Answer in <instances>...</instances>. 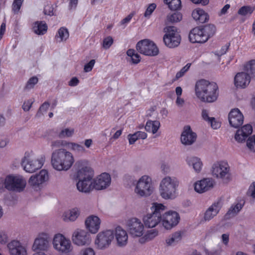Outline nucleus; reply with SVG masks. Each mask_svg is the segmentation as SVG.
<instances>
[{
  "label": "nucleus",
  "instance_id": "obj_30",
  "mask_svg": "<svg viewBox=\"0 0 255 255\" xmlns=\"http://www.w3.org/2000/svg\"><path fill=\"white\" fill-rule=\"evenodd\" d=\"M163 31L165 33L163 38H168V37H172L181 40V36L178 32L177 28L174 26H166L163 29Z\"/></svg>",
  "mask_w": 255,
  "mask_h": 255
},
{
  "label": "nucleus",
  "instance_id": "obj_36",
  "mask_svg": "<svg viewBox=\"0 0 255 255\" xmlns=\"http://www.w3.org/2000/svg\"><path fill=\"white\" fill-rule=\"evenodd\" d=\"M182 19V15L179 12H174L169 13L165 20V24L174 23L179 22Z\"/></svg>",
  "mask_w": 255,
  "mask_h": 255
},
{
  "label": "nucleus",
  "instance_id": "obj_62",
  "mask_svg": "<svg viewBox=\"0 0 255 255\" xmlns=\"http://www.w3.org/2000/svg\"><path fill=\"white\" fill-rule=\"evenodd\" d=\"M82 255H95L94 250L91 248H87L82 251Z\"/></svg>",
  "mask_w": 255,
  "mask_h": 255
},
{
  "label": "nucleus",
  "instance_id": "obj_51",
  "mask_svg": "<svg viewBox=\"0 0 255 255\" xmlns=\"http://www.w3.org/2000/svg\"><path fill=\"white\" fill-rule=\"evenodd\" d=\"M248 147L253 151H255V135L249 137L247 141Z\"/></svg>",
  "mask_w": 255,
  "mask_h": 255
},
{
  "label": "nucleus",
  "instance_id": "obj_54",
  "mask_svg": "<svg viewBox=\"0 0 255 255\" xmlns=\"http://www.w3.org/2000/svg\"><path fill=\"white\" fill-rule=\"evenodd\" d=\"M95 64V60L94 59L91 60L90 62L85 65L84 70L86 72L91 71Z\"/></svg>",
  "mask_w": 255,
  "mask_h": 255
},
{
  "label": "nucleus",
  "instance_id": "obj_4",
  "mask_svg": "<svg viewBox=\"0 0 255 255\" xmlns=\"http://www.w3.org/2000/svg\"><path fill=\"white\" fill-rule=\"evenodd\" d=\"M216 32V27L213 24H208L204 27L193 28L189 34V38L192 43H203L206 42Z\"/></svg>",
  "mask_w": 255,
  "mask_h": 255
},
{
  "label": "nucleus",
  "instance_id": "obj_28",
  "mask_svg": "<svg viewBox=\"0 0 255 255\" xmlns=\"http://www.w3.org/2000/svg\"><path fill=\"white\" fill-rule=\"evenodd\" d=\"M115 236L117 240L118 244L120 246H123L127 244L128 236L127 232L118 226L115 231Z\"/></svg>",
  "mask_w": 255,
  "mask_h": 255
},
{
  "label": "nucleus",
  "instance_id": "obj_17",
  "mask_svg": "<svg viewBox=\"0 0 255 255\" xmlns=\"http://www.w3.org/2000/svg\"><path fill=\"white\" fill-rule=\"evenodd\" d=\"M111 183V178L109 174L103 173L93 180V188L97 190L106 189Z\"/></svg>",
  "mask_w": 255,
  "mask_h": 255
},
{
  "label": "nucleus",
  "instance_id": "obj_14",
  "mask_svg": "<svg viewBox=\"0 0 255 255\" xmlns=\"http://www.w3.org/2000/svg\"><path fill=\"white\" fill-rule=\"evenodd\" d=\"M180 220L179 214L175 211H165L162 214V223L163 226L167 230L171 229L178 224Z\"/></svg>",
  "mask_w": 255,
  "mask_h": 255
},
{
  "label": "nucleus",
  "instance_id": "obj_13",
  "mask_svg": "<svg viewBox=\"0 0 255 255\" xmlns=\"http://www.w3.org/2000/svg\"><path fill=\"white\" fill-rule=\"evenodd\" d=\"M53 245L56 250L62 253H68L71 250L70 241L60 234L55 235L53 240Z\"/></svg>",
  "mask_w": 255,
  "mask_h": 255
},
{
  "label": "nucleus",
  "instance_id": "obj_39",
  "mask_svg": "<svg viewBox=\"0 0 255 255\" xmlns=\"http://www.w3.org/2000/svg\"><path fill=\"white\" fill-rule=\"evenodd\" d=\"M69 36V34L68 29L64 27H62L59 29L58 32L55 36V38H59V42H61L66 40Z\"/></svg>",
  "mask_w": 255,
  "mask_h": 255
},
{
  "label": "nucleus",
  "instance_id": "obj_46",
  "mask_svg": "<svg viewBox=\"0 0 255 255\" xmlns=\"http://www.w3.org/2000/svg\"><path fill=\"white\" fill-rule=\"evenodd\" d=\"M38 81V79L36 76L31 77L27 82L24 87L25 90H29L34 87Z\"/></svg>",
  "mask_w": 255,
  "mask_h": 255
},
{
  "label": "nucleus",
  "instance_id": "obj_8",
  "mask_svg": "<svg viewBox=\"0 0 255 255\" xmlns=\"http://www.w3.org/2000/svg\"><path fill=\"white\" fill-rule=\"evenodd\" d=\"M151 178L146 175L142 176L138 181L135 188V192L140 197L150 196L153 192Z\"/></svg>",
  "mask_w": 255,
  "mask_h": 255
},
{
  "label": "nucleus",
  "instance_id": "obj_57",
  "mask_svg": "<svg viewBox=\"0 0 255 255\" xmlns=\"http://www.w3.org/2000/svg\"><path fill=\"white\" fill-rule=\"evenodd\" d=\"M248 194L252 198H255V182H254L250 185Z\"/></svg>",
  "mask_w": 255,
  "mask_h": 255
},
{
  "label": "nucleus",
  "instance_id": "obj_25",
  "mask_svg": "<svg viewBox=\"0 0 255 255\" xmlns=\"http://www.w3.org/2000/svg\"><path fill=\"white\" fill-rule=\"evenodd\" d=\"M253 132V128L251 125L247 124L238 129L235 135V139L239 142L245 141L247 138Z\"/></svg>",
  "mask_w": 255,
  "mask_h": 255
},
{
  "label": "nucleus",
  "instance_id": "obj_60",
  "mask_svg": "<svg viewBox=\"0 0 255 255\" xmlns=\"http://www.w3.org/2000/svg\"><path fill=\"white\" fill-rule=\"evenodd\" d=\"M157 235V230L156 229H152L148 231L147 236L149 239H152L155 237H156Z\"/></svg>",
  "mask_w": 255,
  "mask_h": 255
},
{
  "label": "nucleus",
  "instance_id": "obj_3",
  "mask_svg": "<svg viewBox=\"0 0 255 255\" xmlns=\"http://www.w3.org/2000/svg\"><path fill=\"white\" fill-rule=\"evenodd\" d=\"M93 171L88 166L79 169L76 174L78 180L76 184L77 189L82 192L88 193L93 189Z\"/></svg>",
  "mask_w": 255,
  "mask_h": 255
},
{
  "label": "nucleus",
  "instance_id": "obj_34",
  "mask_svg": "<svg viewBox=\"0 0 255 255\" xmlns=\"http://www.w3.org/2000/svg\"><path fill=\"white\" fill-rule=\"evenodd\" d=\"M80 214L79 210L78 208H75L65 212L63 216V220L66 221H74L79 216Z\"/></svg>",
  "mask_w": 255,
  "mask_h": 255
},
{
  "label": "nucleus",
  "instance_id": "obj_59",
  "mask_svg": "<svg viewBox=\"0 0 255 255\" xmlns=\"http://www.w3.org/2000/svg\"><path fill=\"white\" fill-rule=\"evenodd\" d=\"M128 139L130 144H132L138 139L136 135V132L131 134L128 135Z\"/></svg>",
  "mask_w": 255,
  "mask_h": 255
},
{
  "label": "nucleus",
  "instance_id": "obj_52",
  "mask_svg": "<svg viewBox=\"0 0 255 255\" xmlns=\"http://www.w3.org/2000/svg\"><path fill=\"white\" fill-rule=\"evenodd\" d=\"M191 64L187 63L184 67H183L179 72L176 74V78L177 79L182 77L185 73L189 69Z\"/></svg>",
  "mask_w": 255,
  "mask_h": 255
},
{
  "label": "nucleus",
  "instance_id": "obj_10",
  "mask_svg": "<svg viewBox=\"0 0 255 255\" xmlns=\"http://www.w3.org/2000/svg\"><path fill=\"white\" fill-rule=\"evenodd\" d=\"M212 174L217 178L222 179L227 182L230 179V166L224 161L214 163L212 166Z\"/></svg>",
  "mask_w": 255,
  "mask_h": 255
},
{
  "label": "nucleus",
  "instance_id": "obj_21",
  "mask_svg": "<svg viewBox=\"0 0 255 255\" xmlns=\"http://www.w3.org/2000/svg\"><path fill=\"white\" fill-rule=\"evenodd\" d=\"M49 237L47 234L42 233L35 240L32 248L33 250L44 251L48 246Z\"/></svg>",
  "mask_w": 255,
  "mask_h": 255
},
{
  "label": "nucleus",
  "instance_id": "obj_42",
  "mask_svg": "<svg viewBox=\"0 0 255 255\" xmlns=\"http://www.w3.org/2000/svg\"><path fill=\"white\" fill-rule=\"evenodd\" d=\"M245 70L251 77H255V60L250 61L245 66Z\"/></svg>",
  "mask_w": 255,
  "mask_h": 255
},
{
  "label": "nucleus",
  "instance_id": "obj_63",
  "mask_svg": "<svg viewBox=\"0 0 255 255\" xmlns=\"http://www.w3.org/2000/svg\"><path fill=\"white\" fill-rule=\"evenodd\" d=\"M45 14L52 16L54 15L53 8L51 6H47L44 10Z\"/></svg>",
  "mask_w": 255,
  "mask_h": 255
},
{
  "label": "nucleus",
  "instance_id": "obj_26",
  "mask_svg": "<svg viewBox=\"0 0 255 255\" xmlns=\"http://www.w3.org/2000/svg\"><path fill=\"white\" fill-rule=\"evenodd\" d=\"M222 208L221 202L219 200L215 202L210 206L204 214V219L209 221L216 216Z\"/></svg>",
  "mask_w": 255,
  "mask_h": 255
},
{
  "label": "nucleus",
  "instance_id": "obj_11",
  "mask_svg": "<svg viewBox=\"0 0 255 255\" xmlns=\"http://www.w3.org/2000/svg\"><path fill=\"white\" fill-rule=\"evenodd\" d=\"M136 48L139 53L147 56H156L159 52L155 44L148 39L138 41L136 44Z\"/></svg>",
  "mask_w": 255,
  "mask_h": 255
},
{
  "label": "nucleus",
  "instance_id": "obj_35",
  "mask_svg": "<svg viewBox=\"0 0 255 255\" xmlns=\"http://www.w3.org/2000/svg\"><path fill=\"white\" fill-rule=\"evenodd\" d=\"M67 147L78 155H82L86 152L84 146L78 143L68 142Z\"/></svg>",
  "mask_w": 255,
  "mask_h": 255
},
{
  "label": "nucleus",
  "instance_id": "obj_61",
  "mask_svg": "<svg viewBox=\"0 0 255 255\" xmlns=\"http://www.w3.org/2000/svg\"><path fill=\"white\" fill-rule=\"evenodd\" d=\"M78 0H69V9H75L78 4Z\"/></svg>",
  "mask_w": 255,
  "mask_h": 255
},
{
  "label": "nucleus",
  "instance_id": "obj_22",
  "mask_svg": "<svg viewBox=\"0 0 255 255\" xmlns=\"http://www.w3.org/2000/svg\"><path fill=\"white\" fill-rule=\"evenodd\" d=\"M213 184L214 181L212 179L204 178L194 184V189L197 192L202 193L212 188Z\"/></svg>",
  "mask_w": 255,
  "mask_h": 255
},
{
  "label": "nucleus",
  "instance_id": "obj_20",
  "mask_svg": "<svg viewBox=\"0 0 255 255\" xmlns=\"http://www.w3.org/2000/svg\"><path fill=\"white\" fill-rule=\"evenodd\" d=\"M48 179L47 170H42L38 174L32 175L28 180V183L33 187H38Z\"/></svg>",
  "mask_w": 255,
  "mask_h": 255
},
{
  "label": "nucleus",
  "instance_id": "obj_49",
  "mask_svg": "<svg viewBox=\"0 0 255 255\" xmlns=\"http://www.w3.org/2000/svg\"><path fill=\"white\" fill-rule=\"evenodd\" d=\"M68 143V142L65 140H56L52 141L51 146L52 148L67 146Z\"/></svg>",
  "mask_w": 255,
  "mask_h": 255
},
{
  "label": "nucleus",
  "instance_id": "obj_32",
  "mask_svg": "<svg viewBox=\"0 0 255 255\" xmlns=\"http://www.w3.org/2000/svg\"><path fill=\"white\" fill-rule=\"evenodd\" d=\"M244 202H240L232 205L225 214V218L228 220L236 216L244 207Z\"/></svg>",
  "mask_w": 255,
  "mask_h": 255
},
{
  "label": "nucleus",
  "instance_id": "obj_27",
  "mask_svg": "<svg viewBox=\"0 0 255 255\" xmlns=\"http://www.w3.org/2000/svg\"><path fill=\"white\" fill-rule=\"evenodd\" d=\"M251 76L245 72L237 74L234 78L235 85L237 87L244 88L250 83Z\"/></svg>",
  "mask_w": 255,
  "mask_h": 255
},
{
  "label": "nucleus",
  "instance_id": "obj_5",
  "mask_svg": "<svg viewBox=\"0 0 255 255\" xmlns=\"http://www.w3.org/2000/svg\"><path fill=\"white\" fill-rule=\"evenodd\" d=\"M178 180L174 177L166 176L162 179L159 187L161 196L165 199H173L176 196Z\"/></svg>",
  "mask_w": 255,
  "mask_h": 255
},
{
  "label": "nucleus",
  "instance_id": "obj_23",
  "mask_svg": "<svg viewBox=\"0 0 255 255\" xmlns=\"http://www.w3.org/2000/svg\"><path fill=\"white\" fill-rule=\"evenodd\" d=\"M101 220L100 218L94 215L88 217L85 221V225L89 231L92 234L96 233L100 228Z\"/></svg>",
  "mask_w": 255,
  "mask_h": 255
},
{
  "label": "nucleus",
  "instance_id": "obj_55",
  "mask_svg": "<svg viewBox=\"0 0 255 255\" xmlns=\"http://www.w3.org/2000/svg\"><path fill=\"white\" fill-rule=\"evenodd\" d=\"M208 123L211 125V127L213 129H216L221 127V123L216 121L214 118H211V119Z\"/></svg>",
  "mask_w": 255,
  "mask_h": 255
},
{
  "label": "nucleus",
  "instance_id": "obj_16",
  "mask_svg": "<svg viewBox=\"0 0 255 255\" xmlns=\"http://www.w3.org/2000/svg\"><path fill=\"white\" fill-rule=\"evenodd\" d=\"M228 119L231 126L237 128L243 125L244 117L239 109L235 108L230 112Z\"/></svg>",
  "mask_w": 255,
  "mask_h": 255
},
{
  "label": "nucleus",
  "instance_id": "obj_33",
  "mask_svg": "<svg viewBox=\"0 0 255 255\" xmlns=\"http://www.w3.org/2000/svg\"><path fill=\"white\" fill-rule=\"evenodd\" d=\"M48 26L43 21H37L33 23V31L37 35H44L47 31Z\"/></svg>",
  "mask_w": 255,
  "mask_h": 255
},
{
  "label": "nucleus",
  "instance_id": "obj_56",
  "mask_svg": "<svg viewBox=\"0 0 255 255\" xmlns=\"http://www.w3.org/2000/svg\"><path fill=\"white\" fill-rule=\"evenodd\" d=\"M33 103V101L32 100H28L27 101H25L22 105L23 110L25 111H28L31 106Z\"/></svg>",
  "mask_w": 255,
  "mask_h": 255
},
{
  "label": "nucleus",
  "instance_id": "obj_41",
  "mask_svg": "<svg viewBox=\"0 0 255 255\" xmlns=\"http://www.w3.org/2000/svg\"><path fill=\"white\" fill-rule=\"evenodd\" d=\"M164 2L168 4V7L173 10L179 9L181 6L180 0H164Z\"/></svg>",
  "mask_w": 255,
  "mask_h": 255
},
{
  "label": "nucleus",
  "instance_id": "obj_50",
  "mask_svg": "<svg viewBox=\"0 0 255 255\" xmlns=\"http://www.w3.org/2000/svg\"><path fill=\"white\" fill-rule=\"evenodd\" d=\"M24 0H14L12 7L14 13H17L21 7Z\"/></svg>",
  "mask_w": 255,
  "mask_h": 255
},
{
  "label": "nucleus",
  "instance_id": "obj_43",
  "mask_svg": "<svg viewBox=\"0 0 255 255\" xmlns=\"http://www.w3.org/2000/svg\"><path fill=\"white\" fill-rule=\"evenodd\" d=\"M127 54L128 56L131 57V61L134 64H137L140 61V56L137 53H135L134 50L129 49L127 51Z\"/></svg>",
  "mask_w": 255,
  "mask_h": 255
},
{
  "label": "nucleus",
  "instance_id": "obj_40",
  "mask_svg": "<svg viewBox=\"0 0 255 255\" xmlns=\"http://www.w3.org/2000/svg\"><path fill=\"white\" fill-rule=\"evenodd\" d=\"M163 42L165 45L170 48H173L177 47L180 43L181 40L173 39L172 37H168V38H163Z\"/></svg>",
  "mask_w": 255,
  "mask_h": 255
},
{
  "label": "nucleus",
  "instance_id": "obj_9",
  "mask_svg": "<svg viewBox=\"0 0 255 255\" xmlns=\"http://www.w3.org/2000/svg\"><path fill=\"white\" fill-rule=\"evenodd\" d=\"M44 155L38 159H32L30 155H25L21 161V165L27 172L32 173L41 168L45 161Z\"/></svg>",
  "mask_w": 255,
  "mask_h": 255
},
{
  "label": "nucleus",
  "instance_id": "obj_31",
  "mask_svg": "<svg viewBox=\"0 0 255 255\" xmlns=\"http://www.w3.org/2000/svg\"><path fill=\"white\" fill-rule=\"evenodd\" d=\"M186 162L189 166H192L194 171L199 173L201 171L203 164L200 158L195 156L187 157Z\"/></svg>",
  "mask_w": 255,
  "mask_h": 255
},
{
  "label": "nucleus",
  "instance_id": "obj_19",
  "mask_svg": "<svg viewBox=\"0 0 255 255\" xmlns=\"http://www.w3.org/2000/svg\"><path fill=\"white\" fill-rule=\"evenodd\" d=\"M197 139V134L193 132L190 126H185L181 135V141L185 145H190Z\"/></svg>",
  "mask_w": 255,
  "mask_h": 255
},
{
  "label": "nucleus",
  "instance_id": "obj_18",
  "mask_svg": "<svg viewBox=\"0 0 255 255\" xmlns=\"http://www.w3.org/2000/svg\"><path fill=\"white\" fill-rule=\"evenodd\" d=\"M129 232L133 237H140L143 234L144 226L137 218L130 219L128 224Z\"/></svg>",
  "mask_w": 255,
  "mask_h": 255
},
{
  "label": "nucleus",
  "instance_id": "obj_29",
  "mask_svg": "<svg viewBox=\"0 0 255 255\" xmlns=\"http://www.w3.org/2000/svg\"><path fill=\"white\" fill-rule=\"evenodd\" d=\"M194 19L199 23H203L209 20V15L204 10L200 8L194 10L192 13Z\"/></svg>",
  "mask_w": 255,
  "mask_h": 255
},
{
  "label": "nucleus",
  "instance_id": "obj_38",
  "mask_svg": "<svg viewBox=\"0 0 255 255\" xmlns=\"http://www.w3.org/2000/svg\"><path fill=\"white\" fill-rule=\"evenodd\" d=\"M181 235L180 232H175L171 237L166 240V243L169 246H174L181 240Z\"/></svg>",
  "mask_w": 255,
  "mask_h": 255
},
{
  "label": "nucleus",
  "instance_id": "obj_7",
  "mask_svg": "<svg viewBox=\"0 0 255 255\" xmlns=\"http://www.w3.org/2000/svg\"><path fill=\"white\" fill-rule=\"evenodd\" d=\"M26 181L20 175H9L4 180V187L9 191L20 192L26 185Z\"/></svg>",
  "mask_w": 255,
  "mask_h": 255
},
{
  "label": "nucleus",
  "instance_id": "obj_37",
  "mask_svg": "<svg viewBox=\"0 0 255 255\" xmlns=\"http://www.w3.org/2000/svg\"><path fill=\"white\" fill-rule=\"evenodd\" d=\"M160 125V123L158 121L148 120L146 123L145 129L147 132H151L154 134L158 130Z\"/></svg>",
  "mask_w": 255,
  "mask_h": 255
},
{
  "label": "nucleus",
  "instance_id": "obj_15",
  "mask_svg": "<svg viewBox=\"0 0 255 255\" xmlns=\"http://www.w3.org/2000/svg\"><path fill=\"white\" fill-rule=\"evenodd\" d=\"M72 241L79 246L88 245L91 241L90 234L86 230L77 229L73 234Z\"/></svg>",
  "mask_w": 255,
  "mask_h": 255
},
{
  "label": "nucleus",
  "instance_id": "obj_24",
  "mask_svg": "<svg viewBox=\"0 0 255 255\" xmlns=\"http://www.w3.org/2000/svg\"><path fill=\"white\" fill-rule=\"evenodd\" d=\"M10 255H26L25 248L17 241H12L7 245Z\"/></svg>",
  "mask_w": 255,
  "mask_h": 255
},
{
  "label": "nucleus",
  "instance_id": "obj_64",
  "mask_svg": "<svg viewBox=\"0 0 255 255\" xmlns=\"http://www.w3.org/2000/svg\"><path fill=\"white\" fill-rule=\"evenodd\" d=\"M79 83V81L76 77H73L69 82V85L74 87L77 86Z\"/></svg>",
  "mask_w": 255,
  "mask_h": 255
},
{
  "label": "nucleus",
  "instance_id": "obj_48",
  "mask_svg": "<svg viewBox=\"0 0 255 255\" xmlns=\"http://www.w3.org/2000/svg\"><path fill=\"white\" fill-rule=\"evenodd\" d=\"M156 7V5L154 3L148 5L144 13V17L149 18Z\"/></svg>",
  "mask_w": 255,
  "mask_h": 255
},
{
  "label": "nucleus",
  "instance_id": "obj_47",
  "mask_svg": "<svg viewBox=\"0 0 255 255\" xmlns=\"http://www.w3.org/2000/svg\"><path fill=\"white\" fill-rule=\"evenodd\" d=\"M50 104L48 102H45L41 105L36 114V117H40L43 115V112H46L49 107Z\"/></svg>",
  "mask_w": 255,
  "mask_h": 255
},
{
  "label": "nucleus",
  "instance_id": "obj_53",
  "mask_svg": "<svg viewBox=\"0 0 255 255\" xmlns=\"http://www.w3.org/2000/svg\"><path fill=\"white\" fill-rule=\"evenodd\" d=\"M113 43V39L111 36H108L104 39L103 46L105 49H108Z\"/></svg>",
  "mask_w": 255,
  "mask_h": 255
},
{
  "label": "nucleus",
  "instance_id": "obj_1",
  "mask_svg": "<svg viewBox=\"0 0 255 255\" xmlns=\"http://www.w3.org/2000/svg\"><path fill=\"white\" fill-rule=\"evenodd\" d=\"M195 93L201 101L212 103L217 100L219 96L218 86L214 82L201 79L196 83Z\"/></svg>",
  "mask_w": 255,
  "mask_h": 255
},
{
  "label": "nucleus",
  "instance_id": "obj_58",
  "mask_svg": "<svg viewBox=\"0 0 255 255\" xmlns=\"http://www.w3.org/2000/svg\"><path fill=\"white\" fill-rule=\"evenodd\" d=\"M134 15V12H131L128 14L126 17L124 18L121 22V25H124L129 22L133 15Z\"/></svg>",
  "mask_w": 255,
  "mask_h": 255
},
{
  "label": "nucleus",
  "instance_id": "obj_44",
  "mask_svg": "<svg viewBox=\"0 0 255 255\" xmlns=\"http://www.w3.org/2000/svg\"><path fill=\"white\" fill-rule=\"evenodd\" d=\"M254 10V8L250 5L243 6L238 10V13L242 16L251 14Z\"/></svg>",
  "mask_w": 255,
  "mask_h": 255
},
{
  "label": "nucleus",
  "instance_id": "obj_2",
  "mask_svg": "<svg viewBox=\"0 0 255 255\" xmlns=\"http://www.w3.org/2000/svg\"><path fill=\"white\" fill-rule=\"evenodd\" d=\"M74 162L73 154L64 148L55 150L51 155L53 167L58 171L67 170Z\"/></svg>",
  "mask_w": 255,
  "mask_h": 255
},
{
  "label": "nucleus",
  "instance_id": "obj_6",
  "mask_svg": "<svg viewBox=\"0 0 255 255\" xmlns=\"http://www.w3.org/2000/svg\"><path fill=\"white\" fill-rule=\"evenodd\" d=\"M150 210L151 212L144 216L143 221L145 227L152 228L161 221L162 214L165 211V207L161 204L153 203Z\"/></svg>",
  "mask_w": 255,
  "mask_h": 255
},
{
  "label": "nucleus",
  "instance_id": "obj_12",
  "mask_svg": "<svg viewBox=\"0 0 255 255\" xmlns=\"http://www.w3.org/2000/svg\"><path fill=\"white\" fill-rule=\"evenodd\" d=\"M114 237V232L109 230L99 233L95 240V244L99 249L108 248Z\"/></svg>",
  "mask_w": 255,
  "mask_h": 255
},
{
  "label": "nucleus",
  "instance_id": "obj_45",
  "mask_svg": "<svg viewBox=\"0 0 255 255\" xmlns=\"http://www.w3.org/2000/svg\"><path fill=\"white\" fill-rule=\"evenodd\" d=\"M74 132V129L73 128H66L63 129L58 133V137L59 138H65L71 137Z\"/></svg>",
  "mask_w": 255,
  "mask_h": 255
}]
</instances>
